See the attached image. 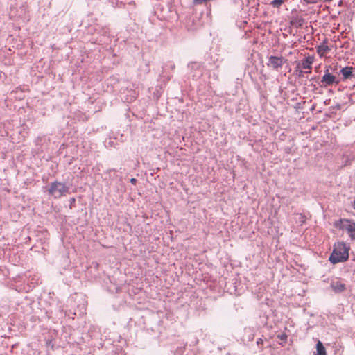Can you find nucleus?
<instances>
[{
    "instance_id": "obj_12",
    "label": "nucleus",
    "mask_w": 355,
    "mask_h": 355,
    "mask_svg": "<svg viewBox=\"0 0 355 355\" xmlns=\"http://www.w3.org/2000/svg\"><path fill=\"white\" fill-rule=\"evenodd\" d=\"M277 338L282 340L284 343H286L287 340L288 336L285 333H282L277 335Z\"/></svg>"
},
{
    "instance_id": "obj_4",
    "label": "nucleus",
    "mask_w": 355,
    "mask_h": 355,
    "mask_svg": "<svg viewBox=\"0 0 355 355\" xmlns=\"http://www.w3.org/2000/svg\"><path fill=\"white\" fill-rule=\"evenodd\" d=\"M329 67H326L324 70V74L323 75L321 80L322 87H329L333 84L338 85L340 80L337 77L329 72Z\"/></svg>"
},
{
    "instance_id": "obj_15",
    "label": "nucleus",
    "mask_w": 355,
    "mask_h": 355,
    "mask_svg": "<svg viewBox=\"0 0 355 355\" xmlns=\"http://www.w3.org/2000/svg\"><path fill=\"white\" fill-rule=\"evenodd\" d=\"M257 343L258 345H259L260 343H263V340H262L261 338H259V339L257 340Z\"/></svg>"
},
{
    "instance_id": "obj_11",
    "label": "nucleus",
    "mask_w": 355,
    "mask_h": 355,
    "mask_svg": "<svg viewBox=\"0 0 355 355\" xmlns=\"http://www.w3.org/2000/svg\"><path fill=\"white\" fill-rule=\"evenodd\" d=\"M284 3V0H273L270 2V5L273 8H280L282 5Z\"/></svg>"
},
{
    "instance_id": "obj_9",
    "label": "nucleus",
    "mask_w": 355,
    "mask_h": 355,
    "mask_svg": "<svg viewBox=\"0 0 355 355\" xmlns=\"http://www.w3.org/2000/svg\"><path fill=\"white\" fill-rule=\"evenodd\" d=\"M317 53L320 55V57H323L326 53H327L330 49L327 45L322 44L316 47Z\"/></svg>"
},
{
    "instance_id": "obj_2",
    "label": "nucleus",
    "mask_w": 355,
    "mask_h": 355,
    "mask_svg": "<svg viewBox=\"0 0 355 355\" xmlns=\"http://www.w3.org/2000/svg\"><path fill=\"white\" fill-rule=\"evenodd\" d=\"M48 193L55 199L66 196L69 192V188L64 183L54 181L47 188Z\"/></svg>"
},
{
    "instance_id": "obj_3",
    "label": "nucleus",
    "mask_w": 355,
    "mask_h": 355,
    "mask_svg": "<svg viewBox=\"0 0 355 355\" xmlns=\"http://www.w3.org/2000/svg\"><path fill=\"white\" fill-rule=\"evenodd\" d=\"M334 226L340 230H345L351 239L355 240V223L348 219H340L334 223Z\"/></svg>"
},
{
    "instance_id": "obj_18",
    "label": "nucleus",
    "mask_w": 355,
    "mask_h": 355,
    "mask_svg": "<svg viewBox=\"0 0 355 355\" xmlns=\"http://www.w3.org/2000/svg\"><path fill=\"white\" fill-rule=\"evenodd\" d=\"M353 207H354V209H355V200L354 201Z\"/></svg>"
},
{
    "instance_id": "obj_10",
    "label": "nucleus",
    "mask_w": 355,
    "mask_h": 355,
    "mask_svg": "<svg viewBox=\"0 0 355 355\" xmlns=\"http://www.w3.org/2000/svg\"><path fill=\"white\" fill-rule=\"evenodd\" d=\"M316 350L318 355H327L326 349L321 341L318 340L316 344Z\"/></svg>"
},
{
    "instance_id": "obj_7",
    "label": "nucleus",
    "mask_w": 355,
    "mask_h": 355,
    "mask_svg": "<svg viewBox=\"0 0 355 355\" xmlns=\"http://www.w3.org/2000/svg\"><path fill=\"white\" fill-rule=\"evenodd\" d=\"M340 73L343 76V80H347L355 76V68L352 67H344L340 70Z\"/></svg>"
},
{
    "instance_id": "obj_8",
    "label": "nucleus",
    "mask_w": 355,
    "mask_h": 355,
    "mask_svg": "<svg viewBox=\"0 0 355 355\" xmlns=\"http://www.w3.org/2000/svg\"><path fill=\"white\" fill-rule=\"evenodd\" d=\"M331 287L336 293H341L345 290V285L340 281L332 282Z\"/></svg>"
},
{
    "instance_id": "obj_6",
    "label": "nucleus",
    "mask_w": 355,
    "mask_h": 355,
    "mask_svg": "<svg viewBox=\"0 0 355 355\" xmlns=\"http://www.w3.org/2000/svg\"><path fill=\"white\" fill-rule=\"evenodd\" d=\"M314 61V58L312 56H308L305 58L304 60H302L301 66L302 69H307V71H305L306 73H311V69H312V64Z\"/></svg>"
},
{
    "instance_id": "obj_16",
    "label": "nucleus",
    "mask_w": 355,
    "mask_h": 355,
    "mask_svg": "<svg viewBox=\"0 0 355 355\" xmlns=\"http://www.w3.org/2000/svg\"><path fill=\"white\" fill-rule=\"evenodd\" d=\"M303 73L304 72L302 71H300L299 76H303Z\"/></svg>"
},
{
    "instance_id": "obj_1",
    "label": "nucleus",
    "mask_w": 355,
    "mask_h": 355,
    "mask_svg": "<svg viewBox=\"0 0 355 355\" xmlns=\"http://www.w3.org/2000/svg\"><path fill=\"white\" fill-rule=\"evenodd\" d=\"M349 245L344 242H338L334 245V249L329 257V261L333 264L346 261L349 259Z\"/></svg>"
},
{
    "instance_id": "obj_17",
    "label": "nucleus",
    "mask_w": 355,
    "mask_h": 355,
    "mask_svg": "<svg viewBox=\"0 0 355 355\" xmlns=\"http://www.w3.org/2000/svg\"><path fill=\"white\" fill-rule=\"evenodd\" d=\"M75 202V198H72L71 199V203H73V202Z\"/></svg>"
},
{
    "instance_id": "obj_5",
    "label": "nucleus",
    "mask_w": 355,
    "mask_h": 355,
    "mask_svg": "<svg viewBox=\"0 0 355 355\" xmlns=\"http://www.w3.org/2000/svg\"><path fill=\"white\" fill-rule=\"evenodd\" d=\"M286 60H285L283 57L278 56H270L268 57V62L267 63V66L277 70L279 68H282Z\"/></svg>"
},
{
    "instance_id": "obj_14",
    "label": "nucleus",
    "mask_w": 355,
    "mask_h": 355,
    "mask_svg": "<svg viewBox=\"0 0 355 355\" xmlns=\"http://www.w3.org/2000/svg\"><path fill=\"white\" fill-rule=\"evenodd\" d=\"M130 182L133 184H135L136 182H137V180L135 178H131L130 179Z\"/></svg>"
},
{
    "instance_id": "obj_13",
    "label": "nucleus",
    "mask_w": 355,
    "mask_h": 355,
    "mask_svg": "<svg viewBox=\"0 0 355 355\" xmlns=\"http://www.w3.org/2000/svg\"><path fill=\"white\" fill-rule=\"evenodd\" d=\"M307 3H316L318 0H304Z\"/></svg>"
}]
</instances>
